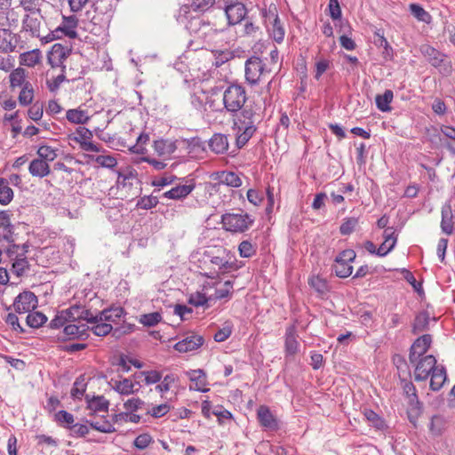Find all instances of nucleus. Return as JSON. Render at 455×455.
<instances>
[{
  "label": "nucleus",
  "instance_id": "f257e3e1",
  "mask_svg": "<svg viewBox=\"0 0 455 455\" xmlns=\"http://www.w3.org/2000/svg\"><path fill=\"white\" fill-rule=\"evenodd\" d=\"M246 100V90L240 84L228 85L222 94L223 109L231 116L236 115L233 125L238 148L245 146L257 130V115L251 107L243 108Z\"/></svg>",
  "mask_w": 455,
  "mask_h": 455
},
{
  "label": "nucleus",
  "instance_id": "f03ea898",
  "mask_svg": "<svg viewBox=\"0 0 455 455\" xmlns=\"http://www.w3.org/2000/svg\"><path fill=\"white\" fill-rule=\"evenodd\" d=\"M92 319V312L83 306L75 305L57 313L50 322V328L59 329L65 327L68 323L86 321Z\"/></svg>",
  "mask_w": 455,
  "mask_h": 455
},
{
  "label": "nucleus",
  "instance_id": "7ed1b4c3",
  "mask_svg": "<svg viewBox=\"0 0 455 455\" xmlns=\"http://www.w3.org/2000/svg\"><path fill=\"white\" fill-rule=\"evenodd\" d=\"M254 223L248 213H225L221 216L223 228L231 233H243Z\"/></svg>",
  "mask_w": 455,
  "mask_h": 455
},
{
  "label": "nucleus",
  "instance_id": "20e7f679",
  "mask_svg": "<svg viewBox=\"0 0 455 455\" xmlns=\"http://www.w3.org/2000/svg\"><path fill=\"white\" fill-rule=\"evenodd\" d=\"M176 20L179 23L183 24L190 34H194L198 38L206 22V20L202 16H193L190 7L188 5H182L179 9Z\"/></svg>",
  "mask_w": 455,
  "mask_h": 455
},
{
  "label": "nucleus",
  "instance_id": "39448f33",
  "mask_svg": "<svg viewBox=\"0 0 455 455\" xmlns=\"http://www.w3.org/2000/svg\"><path fill=\"white\" fill-rule=\"evenodd\" d=\"M77 24L78 19L76 15L62 16L61 24L45 36L44 38V43H50L57 38H60L62 36H66L69 38H76L77 36V33L76 31Z\"/></svg>",
  "mask_w": 455,
  "mask_h": 455
},
{
  "label": "nucleus",
  "instance_id": "423d86ee",
  "mask_svg": "<svg viewBox=\"0 0 455 455\" xmlns=\"http://www.w3.org/2000/svg\"><path fill=\"white\" fill-rule=\"evenodd\" d=\"M266 64L258 57H251L245 62V79L251 85H256L267 76Z\"/></svg>",
  "mask_w": 455,
  "mask_h": 455
},
{
  "label": "nucleus",
  "instance_id": "0eeeda50",
  "mask_svg": "<svg viewBox=\"0 0 455 455\" xmlns=\"http://www.w3.org/2000/svg\"><path fill=\"white\" fill-rule=\"evenodd\" d=\"M355 259V252L353 250L341 251L335 259L332 266L335 275L340 278H346L352 274L353 267L350 263Z\"/></svg>",
  "mask_w": 455,
  "mask_h": 455
},
{
  "label": "nucleus",
  "instance_id": "6e6552de",
  "mask_svg": "<svg viewBox=\"0 0 455 455\" xmlns=\"http://www.w3.org/2000/svg\"><path fill=\"white\" fill-rule=\"evenodd\" d=\"M44 22V17L41 11H32L26 13L22 20V28L29 32L33 36L41 38L44 42L45 36L41 35V28Z\"/></svg>",
  "mask_w": 455,
  "mask_h": 455
},
{
  "label": "nucleus",
  "instance_id": "1a4fd4ad",
  "mask_svg": "<svg viewBox=\"0 0 455 455\" xmlns=\"http://www.w3.org/2000/svg\"><path fill=\"white\" fill-rule=\"evenodd\" d=\"M414 379L416 381L427 379L433 370L437 366L436 359L434 355H428L419 357L414 363Z\"/></svg>",
  "mask_w": 455,
  "mask_h": 455
},
{
  "label": "nucleus",
  "instance_id": "9d476101",
  "mask_svg": "<svg viewBox=\"0 0 455 455\" xmlns=\"http://www.w3.org/2000/svg\"><path fill=\"white\" fill-rule=\"evenodd\" d=\"M37 303V298L32 291H24L15 298L12 307L15 313L26 314L34 310Z\"/></svg>",
  "mask_w": 455,
  "mask_h": 455
},
{
  "label": "nucleus",
  "instance_id": "9b49d317",
  "mask_svg": "<svg viewBox=\"0 0 455 455\" xmlns=\"http://www.w3.org/2000/svg\"><path fill=\"white\" fill-rule=\"evenodd\" d=\"M124 311L121 307H115L104 309L96 314L92 313V319L86 320L87 323L106 322L108 323H117L123 316Z\"/></svg>",
  "mask_w": 455,
  "mask_h": 455
},
{
  "label": "nucleus",
  "instance_id": "f8f14e48",
  "mask_svg": "<svg viewBox=\"0 0 455 455\" xmlns=\"http://www.w3.org/2000/svg\"><path fill=\"white\" fill-rule=\"evenodd\" d=\"M211 179L216 182L215 187L225 185L230 188H239L243 184L239 175L234 172H216L211 175Z\"/></svg>",
  "mask_w": 455,
  "mask_h": 455
},
{
  "label": "nucleus",
  "instance_id": "ddd939ff",
  "mask_svg": "<svg viewBox=\"0 0 455 455\" xmlns=\"http://www.w3.org/2000/svg\"><path fill=\"white\" fill-rule=\"evenodd\" d=\"M76 134L77 137H76L75 140L79 143L80 148L83 150L92 152H100L102 150L101 147L92 142L93 135L89 129L84 126H79L76 130Z\"/></svg>",
  "mask_w": 455,
  "mask_h": 455
},
{
  "label": "nucleus",
  "instance_id": "4468645a",
  "mask_svg": "<svg viewBox=\"0 0 455 455\" xmlns=\"http://www.w3.org/2000/svg\"><path fill=\"white\" fill-rule=\"evenodd\" d=\"M432 339L428 334L418 338L411 347L409 360L411 363H414L419 357L425 356L428 350Z\"/></svg>",
  "mask_w": 455,
  "mask_h": 455
},
{
  "label": "nucleus",
  "instance_id": "2eb2a0df",
  "mask_svg": "<svg viewBox=\"0 0 455 455\" xmlns=\"http://www.w3.org/2000/svg\"><path fill=\"white\" fill-rule=\"evenodd\" d=\"M225 14L228 20V25L233 26L240 23L243 20L245 19L247 14V9L245 5L237 2L235 4H229L224 7Z\"/></svg>",
  "mask_w": 455,
  "mask_h": 455
},
{
  "label": "nucleus",
  "instance_id": "dca6fc26",
  "mask_svg": "<svg viewBox=\"0 0 455 455\" xmlns=\"http://www.w3.org/2000/svg\"><path fill=\"white\" fill-rule=\"evenodd\" d=\"M219 254L211 257V263L219 267V269L225 273L230 270H235L237 268L235 259H232V257L225 249H219Z\"/></svg>",
  "mask_w": 455,
  "mask_h": 455
},
{
  "label": "nucleus",
  "instance_id": "f3484780",
  "mask_svg": "<svg viewBox=\"0 0 455 455\" xmlns=\"http://www.w3.org/2000/svg\"><path fill=\"white\" fill-rule=\"evenodd\" d=\"M204 338L197 334H189L174 345L180 353H188L199 348L204 344Z\"/></svg>",
  "mask_w": 455,
  "mask_h": 455
},
{
  "label": "nucleus",
  "instance_id": "a211bd4d",
  "mask_svg": "<svg viewBox=\"0 0 455 455\" xmlns=\"http://www.w3.org/2000/svg\"><path fill=\"white\" fill-rule=\"evenodd\" d=\"M196 188L194 180H186L183 185H177L172 189L164 192L163 196L168 199L180 200L186 198Z\"/></svg>",
  "mask_w": 455,
  "mask_h": 455
},
{
  "label": "nucleus",
  "instance_id": "6ab92c4d",
  "mask_svg": "<svg viewBox=\"0 0 455 455\" xmlns=\"http://www.w3.org/2000/svg\"><path fill=\"white\" fill-rule=\"evenodd\" d=\"M108 385L113 390L122 395H129L138 390V383L128 378L122 379H111Z\"/></svg>",
  "mask_w": 455,
  "mask_h": 455
},
{
  "label": "nucleus",
  "instance_id": "aec40b11",
  "mask_svg": "<svg viewBox=\"0 0 455 455\" xmlns=\"http://www.w3.org/2000/svg\"><path fill=\"white\" fill-rule=\"evenodd\" d=\"M11 216L9 211H0V236L7 243L14 241V226L12 224Z\"/></svg>",
  "mask_w": 455,
  "mask_h": 455
},
{
  "label": "nucleus",
  "instance_id": "412c9836",
  "mask_svg": "<svg viewBox=\"0 0 455 455\" xmlns=\"http://www.w3.org/2000/svg\"><path fill=\"white\" fill-rule=\"evenodd\" d=\"M384 241L378 248L377 256L384 257L395 246L397 236L394 228H387L383 232Z\"/></svg>",
  "mask_w": 455,
  "mask_h": 455
},
{
  "label": "nucleus",
  "instance_id": "4be33fe9",
  "mask_svg": "<svg viewBox=\"0 0 455 455\" xmlns=\"http://www.w3.org/2000/svg\"><path fill=\"white\" fill-rule=\"evenodd\" d=\"M421 54L435 68H439L444 61L445 55L429 44H422L419 48Z\"/></svg>",
  "mask_w": 455,
  "mask_h": 455
},
{
  "label": "nucleus",
  "instance_id": "5701e85b",
  "mask_svg": "<svg viewBox=\"0 0 455 455\" xmlns=\"http://www.w3.org/2000/svg\"><path fill=\"white\" fill-rule=\"evenodd\" d=\"M210 149L215 154H224L228 149V136L222 133H215L208 142Z\"/></svg>",
  "mask_w": 455,
  "mask_h": 455
},
{
  "label": "nucleus",
  "instance_id": "b1692460",
  "mask_svg": "<svg viewBox=\"0 0 455 455\" xmlns=\"http://www.w3.org/2000/svg\"><path fill=\"white\" fill-rule=\"evenodd\" d=\"M153 148L156 153L164 159L170 157L177 149L176 143L169 140H155Z\"/></svg>",
  "mask_w": 455,
  "mask_h": 455
},
{
  "label": "nucleus",
  "instance_id": "393cba45",
  "mask_svg": "<svg viewBox=\"0 0 455 455\" xmlns=\"http://www.w3.org/2000/svg\"><path fill=\"white\" fill-rule=\"evenodd\" d=\"M258 419L262 427L273 430L277 428V421L271 413L268 407L265 405L259 406L257 411Z\"/></svg>",
  "mask_w": 455,
  "mask_h": 455
},
{
  "label": "nucleus",
  "instance_id": "a878e982",
  "mask_svg": "<svg viewBox=\"0 0 455 455\" xmlns=\"http://www.w3.org/2000/svg\"><path fill=\"white\" fill-rule=\"evenodd\" d=\"M28 172L33 177L44 178L50 174L51 168L46 161L36 158L30 162Z\"/></svg>",
  "mask_w": 455,
  "mask_h": 455
},
{
  "label": "nucleus",
  "instance_id": "bb28decb",
  "mask_svg": "<svg viewBox=\"0 0 455 455\" xmlns=\"http://www.w3.org/2000/svg\"><path fill=\"white\" fill-rule=\"evenodd\" d=\"M8 243L9 245L4 250V253L12 263L24 257L28 252V243L16 244L14 241Z\"/></svg>",
  "mask_w": 455,
  "mask_h": 455
},
{
  "label": "nucleus",
  "instance_id": "cd10ccee",
  "mask_svg": "<svg viewBox=\"0 0 455 455\" xmlns=\"http://www.w3.org/2000/svg\"><path fill=\"white\" fill-rule=\"evenodd\" d=\"M441 228L443 233L450 235L453 232V214L451 204L447 203L442 207Z\"/></svg>",
  "mask_w": 455,
  "mask_h": 455
},
{
  "label": "nucleus",
  "instance_id": "c85d7f7f",
  "mask_svg": "<svg viewBox=\"0 0 455 455\" xmlns=\"http://www.w3.org/2000/svg\"><path fill=\"white\" fill-rule=\"evenodd\" d=\"M431 374V379H430V388L433 391H438L442 388L443 384L447 380V374L445 368L441 366H436Z\"/></svg>",
  "mask_w": 455,
  "mask_h": 455
},
{
  "label": "nucleus",
  "instance_id": "c756f323",
  "mask_svg": "<svg viewBox=\"0 0 455 455\" xmlns=\"http://www.w3.org/2000/svg\"><path fill=\"white\" fill-rule=\"evenodd\" d=\"M187 375L188 376L190 381L194 384L190 386V388L202 392L207 391V389L204 387L206 386V377L203 370H191L187 372Z\"/></svg>",
  "mask_w": 455,
  "mask_h": 455
},
{
  "label": "nucleus",
  "instance_id": "7c9ffc66",
  "mask_svg": "<svg viewBox=\"0 0 455 455\" xmlns=\"http://www.w3.org/2000/svg\"><path fill=\"white\" fill-rule=\"evenodd\" d=\"M81 321L76 323H68L64 327V334L69 339L83 338L87 336L88 327L86 324L80 323Z\"/></svg>",
  "mask_w": 455,
  "mask_h": 455
},
{
  "label": "nucleus",
  "instance_id": "2f4dec72",
  "mask_svg": "<svg viewBox=\"0 0 455 455\" xmlns=\"http://www.w3.org/2000/svg\"><path fill=\"white\" fill-rule=\"evenodd\" d=\"M223 31V28H218L215 23H212L209 20H206L199 38L204 40L207 43H212Z\"/></svg>",
  "mask_w": 455,
  "mask_h": 455
},
{
  "label": "nucleus",
  "instance_id": "473e14b6",
  "mask_svg": "<svg viewBox=\"0 0 455 455\" xmlns=\"http://www.w3.org/2000/svg\"><path fill=\"white\" fill-rule=\"evenodd\" d=\"M299 344L297 340L295 328L290 326L285 333V352L289 355H293L298 353Z\"/></svg>",
  "mask_w": 455,
  "mask_h": 455
},
{
  "label": "nucleus",
  "instance_id": "72a5a7b5",
  "mask_svg": "<svg viewBox=\"0 0 455 455\" xmlns=\"http://www.w3.org/2000/svg\"><path fill=\"white\" fill-rule=\"evenodd\" d=\"M88 409L92 411L93 413L97 412H108L109 402L104 398V396H93L89 398L86 396Z\"/></svg>",
  "mask_w": 455,
  "mask_h": 455
},
{
  "label": "nucleus",
  "instance_id": "f704fd0d",
  "mask_svg": "<svg viewBox=\"0 0 455 455\" xmlns=\"http://www.w3.org/2000/svg\"><path fill=\"white\" fill-rule=\"evenodd\" d=\"M68 122L76 124H84L90 120L87 111L80 108L68 109L66 113Z\"/></svg>",
  "mask_w": 455,
  "mask_h": 455
},
{
  "label": "nucleus",
  "instance_id": "c9c22d12",
  "mask_svg": "<svg viewBox=\"0 0 455 455\" xmlns=\"http://www.w3.org/2000/svg\"><path fill=\"white\" fill-rule=\"evenodd\" d=\"M66 58L65 49L60 44H55L48 56V62L52 67H59Z\"/></svg>",
  "mask_w": 455,
  "mask_h": 455
},
{
  "label": "nucleus",
  "instance_id": "e433bc0d",
  "mask_svg": "<svg viewBox=\"0 0 455 455\" xmlns=\"http://www.w3.org/2000/svg\"><path fill=\"white\" fill-rule=\"evenodd\" d=\"M87 158L89 159V161L95 162L100 166L108 169H113L117 164V160L114 156L109 155H88Z\"/></svg>",
  "mask_w": 455,
  "mask_h": 455
},
{
  "label": "nucleus",
  "instance_id": "4c0bfd02",
  "mask_svg": "<svg viewBox=\"0 0 455 455\" xmlns=\"http://www.w3.org/2000/svg\"><path fill=\"white\" fill-rule=\"evenodd\" d=\"M41 53L39 50H33L21 53L20 56V63L21 65L33 68L39 63Z\"/></svg>",
  "mask_w": 455,
  "mask_h": 455
},
{
  "label": "nucleus",
  "instance_id": "58836bf2",
  "mask_svg": "<svg viewBox=\"0 0 455 455\" xmlns=\"http://www.w3.org/2000/svg\"><path fill=\"white\" fill-rule=\"evenodd\" d=\"M394 97L391 90H386L383 94H378L375 98L377 108L383 112L390 110L389 104Z\"/></svg>",
  "mask_w": 455,
  "mask_h": 455
},
{
  "label": "nucleus",
  "instance_id": "ea45409f",
  "mask_svg": "<svg viewBox=\"0 0 455 455\" xmlns=\"http://www.w3.org/2000/svg\"><path fill=\"white\" fill-rule=\"evenodd\" d=\"M27 79V71L22 68H17L10 74L11 87L24 86V84L28 83Z\"/></svg>",
  "mask_w": 455,
  "mask_h": 455
},
{
  "label": "nucleus",
  "instance_id": "a19ab883",
  "mask_svg": "<svg viewBox=\"0 0 455 455\" xmlns=\"http://www.w3.org/2000/svg\"><path fill=\"white\" fill-rule=\"evenodd\" d=\"M137 180V172L134 170L127 169L123 172H118L117 177V186L118 187H126V186H132L133 181Z\"/></svg>",
  "mask_w": 455,
  "mask_h": 455
},
{
  "label": "nucleus",
  "instance_id": "79ce46f5",
  "mask_svg": "<svg viewBox=\"0 0 455 455\" xmlns=\"http://www.w3.org/2000/svg\"><path fill=\"white\" fill-rule=\"evenodd\" d=\"M29 267L30 265L28 261L26 254L24 257H21L20 259H18L12 263L11 271L18 277H20L29 270Z\"/></svg>",
  "mask_w": 455,
  "mask_h": 455
},
{
  "label": "nucleus",
  "instance_id": "37998d69",
  "mask_svg": "<svg viewBox=\"0 0 455 455\" xmlns=\"http://www.w3.org/2000/svg\"><path fill=\"white\" fill-rule=\"evenodd\" d=\"M12 35L8 29L0 28V52H12L14 46L12 44Z\"/></svg>",
  "mask_w": 455,
  "mask_h": 455
},
{
  "label": "nucleus",
  "instance_id": "c03bdc74",
  "mask_svg": "<svg viewBox=\"0 0 455 455\" xmlns=\"http://www.w3.org/2000/svg\"><path fill=\"white\" fill-rule=\"evenodd\" d=\"M47 321V317L41 312H29L26 318L27 324L31 328H39Z\"/></svg>",
  "mask_w": 455,
  "mask_h": 455
},
{
  "label": "nucleus",
  "instance_id": "a18cd8bd",
  "mask_svg": "<svg viewBox=\"0 0 455 455\" xmlns=\"http://www.w3.org/2000/svg\"><path fill=\"white\" fill-rule=\"evenodd\" d=\"M261 14L267 28H269L270 24L279 20L277 8L275 4H270L268 8L262 9Z\"/></svg>",
  "mask_w": 455,
  "mask_h": 455
},
{
  "label": "nucleus",
  "instance_id": "49530a36",
  "mask_svg": "<svg viewBox=\"0 0 455 455\" xmlns=\"http://www.w3.org/2000/svg\"><path fill=\"white\" fill-rule=\"evenodd\" d=\"M270 36L278 44L282 43L284 39L285 30L283 25L278 20L276 22L270 24L269 28H267Z\"/></svg>",
  "mask_w": 455,
  "mask_h": 455
},
{
  "label": "nucleus",
  "instance_id": "de8ad7c7",
  "mask_svg": "<svg viewBox=\"0 0 455 455\" xmlns=\"http://www.w3.org/2000/svg\"><path fill=\"white\" fill-rule=\"evenodd\" d=\"M34 99V89L30 83L24 84L20 94L19 102L22 106L29 105Z\"/></svg>",
  "mask_w": 455,
  "mask_h": 455
},
{
  "label": "nucleus",
  "instance_id": "09e8293b",
  "mask_svg": "<svg viewBox=\"0 0 455 455\" xmlns=\"http://www.w3.org/2000/svg\"><path fill=\"white\" fill-rule=\"evenodd\" d=\"M54 419L58 422L61 427L70 429L72 425L75 422L74 416L64 410H61L55 413Z\"/></svg>",
  "mask_w": 455,
  "mask_h": 455
},
{
  "label": "nucleus",
  "instance_id": "8fccbe9b",
  "mask_svg": "<svg viewBox=\"0 0 455 455\" xmlns=\"http://www.w3.org/2000/svg\"><path fill=\"white\" fill-rule=\"evenodd\" d=\"M445 428V420L441 416H433L429 425V430L435 436L441 435Z\"/></svg>",
  "mask_w": 455,
  "mask_h": 455
},
{
  "label": "nucleus",
  "instance_id": "3c124183",
  "mask_svg": "<svg viewBox=\"0 0 455 455\" xmlns=\"http://www.w3.org/2000/svg\"><path fill=\"white\" fill-rule=\"evenodd\" d=\"M363 415L368 422H370L377 429H383L385 427L384 420L372 410L365 409Z\"/></svg>",
  "mask_w": 455,
  "mask_h": 455
},
{
  "label": "nucleus",
  "instance_id": "603ef678",
  "mask_svg": "<svg viewBox=\"0 0 455 455\" xmlns=\"http://www.w3.org/2000/svg\"><path fill=\"white\" fill-rule=\"evenodd\" d=\"M37 155L39 159H43L49 164V162H52L57 157V153L54 148L50 146H41L37 149Z\"/></svg>",
  "mask_w": 455,
  "mask_h": 455
},
{
  "label": "nucleus",
  "instance_id": "864d4df0",
  "mask_svg": "<svg viewBox=\"0 0 455 455\" xmlns=\"http://www.w3.org/2000/svg\"><path fill=\"white\" fill-rule=\"evenodd\" d=\"M162 320V315L158 312H153L149 314H144L140 317V323L144 326L153 327L160 323Z\"/></svg>",
  "mask_w": 455,
  "mask_h": 455
},
{
  "label": "nucleus",
  "instance_id": "5fc2aeb1",
  "mask_svg": "<svg viewBox=\"0 0 455 455\" xmlns=\"http://www.w3.org/2000/svg\"><path fill=\"white\" fill-rule=\"evenodd\" d=\"M86 389V384L84 383V379L80 376L77 378L71 388V395L74 398L81 399L84 395Z\"/></svg>",
  "mask_w": 455,
  "mask_h": 455
},
{
  "label": "nucleus",
  "instance_id": "6e6d98bb",
  "mask_svg": "<svg viewBox=\"0 0 455 455\" xmlns=\"http://www.w3.org/2000/svg\"><path fill=\"white\" fill-rule=\"evenodd\" d=\"M410 11L411 13L420 21L428 22V20H430L429 13L417 4H411Z\"/></svg>",
  "mask_w": 455,
  "mask_h": 455
},
{
  "label": "nucleus",
  "instance_id": "4d7b16f0",
  "mask_svg": "<svg viewBox=\"0 0 455 455\" xmlns=\"http://www.w3.org/2000/svg\"><path fill=\"white\" fill-rule=\"evenodd\" d=\"M87 423L91 426L92 428L101 432V433H113L116 431L114 426L111 422L105 420L103 422L99 421H87Z\"/></svg>",
  "mask_w": 455,
  "mask_h": 455
},
{
  "label": "nucleus",
  "instance_id": "13d9d810",
  "mask_svg": "<svg viewBox=\"0 0 455 455\" xmlns=\"http://www.w3.org/2000/svg\"><path fill=\"white\" fill-rule=\"evenodd\" d=\"M4 322L17 333H24V328L20 324L19 318L15 313H9L4 318Z\"/></svg>",
  "mask_w": 455,
  "mask_h": 455
},
{
  "label": "nucleus",
  "instance_id": "bf43d9fd",
  "mask_svg": "<svg viewBox=\"0 0 455 455\" xmlns=\"http://www.w3.org/2000/svg\"><path fill=\"white\" fill-rule=\"evenodd\" d=\"M13 199V191L8 186V182L4 183L3 186L0 187V204L2 205H7Z\"/></svg>",
  "mask_w": 455,
  "mask_h": 455
},
{
  "label": "nucleus",
  "instance_id": "052dcab7",
  "mask_svg": "<svg viewBox=\"0 0 455 455\" xmlns=\"http://www.w3.org/2000/svg\"><path fill=\"white\" fill-rule=\"evenodd\" d=\"M92 323L94 325L92 327V331L97 336H106L113 329L112 324L106 322H98Z\"/></svg>",
  "mask_w": 455,
  "mask_h": 455
},
{
  "label": "nucleus",
  "instance_id": "680f3d73",
  "mask_svg": "<svg viewBox=\"0 0 455 455\" xmlns=\"http://www.w3.org/2000/svg\"><path fill=\"white\" fill-rule=\"evenodd\" d=\"M358 224L356 218H347L339 227V232L343 235H350Z\"/></svg>",
  "mask_w": 455,
  "mask_h": 455
},
{
  "label": "nucleus",
  "instance_id": "e2e57ef3",
  "mask_svg": "<svg viewBox=\"0 0 455 455\" xmlns=\"http://www.w3.org/2000/svg\"><path fill=\"white\" fill-rule=\"evenodd\" d=\"M152 436L149 434L145 433L138 435L135 438L133 444L137 449L144 450L152 443Z\"/></svg>",
  "mask_w": 455,
  "mask_h": 455
},
{
  "label": "nucleus",
  "instance_id": "0e129e2a",
  "mask_svg": "<svg viewBox=\"0 0 455 455\" xmlns=\"http://www.w3.org/2000/svg\"><path fill=\"white\" fill-rule=\"evenodd\" d=\"M232 333V325L229 323H226L225 326L220 329L214 334V340L217 342H223L228 339Z\"/></svg>",
  "mask_w": 455,
  "mask_h": 455
},
{
  "label": "nucleus",
  "instance_id": "69168bd1",
  "mask_svg": "<svg viewBox=\"0 0 455 455\" xmlns=\"http://www.w3.org/2000/svg\"><path fill=\"white\" fill-rule=\"evenodd\" d=\"M170 405L168 403H162L159 405L153 406L148 410V414L154 418H161L170 411Z\"/></svg>",
  "mask_w": 455,
  "mask_h": 455
},
{
  "label": "nucleus",
  "instance_id": "338daca9",
  "mask_svg": "<svg viewBox=\"0 0 455 455\" xmlns=\"http://www.w3.org/2000/svg\"><path fill=\"white\" fill-rule=\"evenodd\" d=\"M403 391L409 398L410 403H417L419 404L418 396L416 394V388L411 382H405L403 385Z\"/></svg>",
  "mask_w": 455,
  "mask_h": 455
},
{
  "label": "nucleus",
  "instance_id": "774afa93",
  "mask_svg": "<svg viewBox=\"0 0 455 455\" xmlns=\"http://www.w3.org/2000/svg\"><path fill=\"white\" fill-rule=\"evenodd\" d=\"M71 435L74 437H84L89 433V427L84 424H73L71 428Z\"/></svg>",
  "mask_w": 455,
  "mask_h": 455
}]
</instances>
